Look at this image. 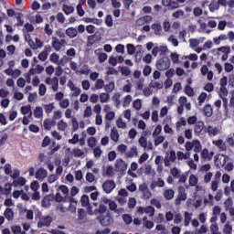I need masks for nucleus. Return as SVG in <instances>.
<instances>
[{
  "instance_id": "1",
  "label": "nucleus",
  "mask_w": 234,
  "mask_h": 234,
  "mask_svg": "<svg viewBox=\"0 0 234 234\" xmlns=\"http://www.w3.org/2000/svg\"><path fill=\"white\" fill-rule=\"evenodd\" d=\"M26 41H27L29 47L33 50H37V48H41L43 47V42L39 40L37 37L32 38L29 34L26 35L25 37Z\"/></svg>"
},
{
  "instance_id": "2",
  "label": "nucleus",
  "mask_w": 234,
  "mask_h": 234,
  "mask_svg": "<svg viewBox=\"0 0 234 234\" xmlns=\"http://www.w3.org/2000/svg\"><path fill=\"white\" fill-rule=\"evenodd\" d=\"M139 192L142 195V198L144 200H149L151 197H153V192H151V189L149 188V185L147 183H143L139 186Z\"/></svg>"
},
{
  "instance_id": "3",
  "label": "nucleus",
  "mask_w": 234,
  "mask_h": 234,
  "mask_svg": "<svg viewBox=\"0 0 234 234\" xmlns=\"http://www.w3.org/2000/svg\"><path fill=\"white\" fill-rule=\"evenodd\" d=\"M169 67H171V60L167 57H164L156 62V69L158 70H167Z\"/></svg>"
},
{
  "instance_id": "4",
  "label": "nucleus",
  "mask_w": 234,
  "mask_h": 234,
  "mask_svg": "<svg viewBox=\"0 0 234 234\" xmlns=\"http://www.w3.org/2000/svg\"><path fill=\"white\" fill-rule=\"evenodd\" d=\"M101 226H111L114 223V218L111 217V214L101 215L97 218Z\"/></svg>"
},
{
  "instance_id": "5",
  "label": "nucleus",
  "mask_w": 234,
  "mask_h": 234,
  "mask_svg": "<svg viewBox=\"0 0 234 234\" xmlns=\"http://www.w3.org/2000/svg\"><path fill=\"white\" fill-rule=\"evenodd\" d=\"M229 160V156L228 155H224V154L215 155V163L219 167H224Z\"/></svg>"
},
{
  "instance_id": "6",
  "label": "nucleus",
  "mask_w": 234,
  "mask_h": 234,
  "mask_svg": "<svg viewBox=\"0 0 234 234\" xmlns=\"http://www.w3.org/2000/svg\"><path fill=\"white\" fill-rule=\"evenodd\" d=\"M116 187V183L112 180H106L102 184V189L105 191L107 194L112 193V190Z\"/></svg>"
},
{
  "instance_id": "7",
  "label": "nucleus",
  "mask_w": 234,
  "mask_h": 234,
  "mask_svg": "<svg viewBox=\"0 0 234 234\" xmlns=\"http://www.w3.org/2000/svg\"><path fill=\"white\" fill-rule=\"evenodd\" d=\"M156 187H165V181L162 177H158L155 180H153L150 184V189L154 191Z\"/></svg>"
},
{
  "instance_id": "8",
  "label": "nucleus",
  "mask_w": 234,
  "mask_h": 234,
  "mask_svg": "<svg viewBox=\"0 0 234 234\" xmlns=\"http://www.w3.org/2000/svg\"><path fill=\"white\" fill-rule=\"evenodd\" d=\"M115 171L119 173H123L127 171V163L123 159H117L115 163Z\"/></svg>"
},
{
  "instance_id": "9",
  "label": "nucleus",
  "mask_w": 234,
  "mask_h": 234,
  "mask_svg": "<svg viewBox=\"0 0 234 234\" xmlns=\"http://www.w3.org/2000/svg\"><path fill=\"white\" fill-rule=\"evenodd\" d=\"M50 224H52V217H50V216L43 217L38 221L37 228H43L45 226L47 228H48V226H50Z\"/></svg>"
},
{
  "instance_id": "10",
  "label": "nucleus",
  "mask_w": 234,
  "mask_h": 234,
  "mask_svg": "<svg viewBox=\"0 0 234 234\" xmlns=\"http://www.w3.org/2000/svg\"><path fill=\"white\" fill-rule=\"evenodd\" d=\"M5 74H6L7 76H11V78H14L15 80H17V78L21 76V69H7L5 70Z\"/></svg>"
},
{
  "instance_id": "11",
  "label": "nucleus",
  "mask_w": 234,
  "mask_h": 234,
  "mask_svg": "<svg viewBox=\"0 0 234 234\" xmlns=\"http://www.w3.org/2000/svg\"><path fill=\"white\" fill-rule=\"evenodd\" d=\"M101 200H102L103 204H107V206H109L110 211L114 212L116 210V208L118 207V204H116L114 202V200H112V199H109L107 197H102Z\"/></svg>"
},
{
  "instance_id": "12",
  "label": "nucleus",
  "mask_w": 234,
  "mask_h": 234,
  "mask_svg": "<svg viewBox=\"0 0 234 234\" xmlns=\"http://www.w3.org/2000/svg\"><path fill=\"white\" fill-rule=\"evenodd\" d=\"M139 144L141 145V147H144V149H149V151H153V143L151 142H147V138L145 137H141L139 139Z\"/></svg>"
},
{
  "instance_id": "13",
  "label": "nucleus",
  "mask_w": 234,
  "mask_h": 234,
  "mask_svg": "<svg viewBox=\"0 0 234 234\" xmlns=\"http://www.w3.org/2000/svg\"><path fill=\"white\" fill-rule=\"evenodd\" d=\"M35 176L37 180H39L40 182H43V179L47 178L48 176L47 170L45 168H39L36 172Z\"/></svg>"
},
{
  "instance_id": "14",
  "label": "nucleus",
  "mask_w": 234,
  "mask_h": 234,
  "mask_svg": "<svg viewBox=\"0 0 234 234\" xmlns=\"http://www.w3.org/2000/svg\"><path fill=\"white\" fill-rule=\"evenodd\" d=\"M165 200H173L175 198V191L173 188H166L163 191Z\"/></svg>"
},
{
  "instance_id": "15",
  "label": "nucleus",
  "mask_w": 234,
  "mask_h": 234,
  "mask_svg": "<svg viewBox=\"0 0 234 234\" xmlns=\"http://www.w3.org/2000/svg\"><path fill=\"white\" fill-rule=\"evenodd\" d=\"M214 154L215 152H209L207 148H205L201 152V158H203V160H207L209 162V160L213 158Z\"/></svg>"
},
{
  "instance_id": "16",
  "label": "nucleus",
  "mask_w": 234,
  "mask_h": 234,
  "mask_svg": "<svg viewBox=\"0 0 234 234\" xmlns=\"http://www.w3.org/2000/svg\"><path fill=\"white\" fill-rule=\"evenodd\" d=\"M110 137L112 142H120V133L116 127L112 128Z\"/></svg>"
},
{
  "instance_id": "17",
  "label": "nucleus",
  "mask_w": 234,
  "mask_h": 234,
  "mask_svg": "<svg viewBox=\"0 0 234 234\" xmlns=\"http://www.w3.org/2000/svg\"><path fill=\"white\" fill-rule=\"evenodd\" d=\"M94 207H98V203H93V205L90 204L87 206L86 212L88 213V215H98V208Z\"/></svg>"
},
{
  "instance_id": "18",
  "label": "nucleus",
  "mask_w": 234,
  "mask_h": 234,
  "mask_svg": "<svg viewBox=\"0 0 234 234\" xmlns=\"http://www.w3.org/2000/svg\"><path fill=\"white\" fill-rule=\"evenodd\" d=\"M105 87V80L103 79H98L95 81L94 87L91 88L92 90H101Z\"/></svg>"
},
{
  "instance_id": "19",
  "label": "nucleus",
  "mask_w": 234,
  "mask_h": 234,
  "mask_svg": "<svg viewBox=\"0 0 234 234\" xmlns=\"http://www.w3.org/2000/svg\"><path fill=\"white\" fill-rule=\"evenodd\" d=\"M65 34L68 36V37H70V39H74V37H78V29L74 27H69L66 29Z\"/></svg>"
},
{
  "instance_id": "20",
  "label": "nucleus",
  "mask_w": 234,
  "mask_h": 234,
  "mask_svg": "<svg viewBox=\"0 0 234 234\" xmlns=\"http://www.w3.org/2000/svg\"><path fill=\"white\" fill-rule=\"evenodd\" d=\"M202 131H204V122L198 121L195 124L194 132L198 136V135H200V133H202Z\"/></svg>"
},
{
  "instance_id": "21",
  "label": "nucleus",
  "mask_w": 234,
  "mask_h": 234,
  "mask_svg": "<svg viewBox=\"0 0 234 234\" xmlns=\"http://www.w3.org/2000/svg\"><path fill=\"white\" fill-rule=\"evenodd\" d=\"M212 144L218 147V149H220L221 151H226L227 149L226 143H224L222 139L214 140Z\"/></svg>"
},
{
  "instance_id": "22",
  "label": "nucleus",
  "mask_w": 234,
  "mask_h": 234,
  "mask_svg": "<svg viewBox=\"0 0 234 234\" xmlns=\"http://www.w3.org/2000/svg\"><path fill=\"white\" fill-rule=\"evenodd\" d=\"M104 176H114V167L112 165H107L102 173Z\"/></svg>"
},
{
  "instance_id": "23",
  "label": "nucleus",
  "mask_w": 234,
  "mask_h": 234,
  "mask_svg": "<svg viewBox=\"0 0 234 234\" xmlns=\"http://www.w3.org/2000/svg\"><path fill=\"white\" fill-rule=\"evenodd\" d=\"M115 124L118 129H122V130L127 129V122H125L122 117H119L116 120Z\"/></svg>"
},
{
  "instance_id": "24",
  "label": "nucleus",
  "mask_w": 234,
  "mask_h": 234,
  "mask_svg": "<svg viewBox=\"0 0 234 234\" xmlns=\"http://www.w3.org/2000/svg\"><path fill=\"white\" fill-rule=\"evenodd\" d=\"M99 99L101 103H108V101L111 100V95L107 92H101L99 95Z\"/></svg>"
},
{
  "instance_id": "25",
  "label": "nucleus",
  "mask_w": 234,
  "mask_h": 234,
  "mask_svg": "<svg viewBox=\"0 0 234 234\" xmlns=\"http://www.w3.org/2000/svg\"><path fill=\"white\" fill-rule=\"evenodd\" d=\"M142 107H144V104L142 103V99H136L133 102V108L134 111H142Z\"/></svg>"
},
{
  "instance_id": "26",
  "label": "nucleus",
  "mask_w": 234,
  "mask_h": 234,
  "mask_svg": "<svg viewBox=\"0 0 234 234\" xmlns=\"http://www.w3.org/2000/svg\"><path fill=\"white\" fill-rule=\"evenodd\" d=\"M126 158H133V156H138V149L136 147H132L130 151L125 153Z\"/></svg>"
},
{
  "instance_id": "27",
  "label": "nucleus",
  "mask_w": 234,
  "mask_h": 234,
  "mask_svg": "<svg viewBox=\"0 0 234 234\" xmlns=\"http://www.w3.org/2000/svg\"><path fill=\"white\" fill-rule=\"evenodd\" d=\"M189 186H191V187H196V186H197L198 184V177L195 175H190L189 179Z\"/></svg>"
},
{
  "instance_id": "28",
  "label": "nucleus",
  "mask_w": 234,
  "mask_h": 234,
  "mask_svg": "<svg viewBox=\"0 0 234 234\" xmlns=\"http://www.w3.org/2000/svg\"><path fill=\"white\" fill-rule=\"evenodd\" d=\"M4 217L7 220H14V210L12 208H6L4 212Z\"/></svg>"
},
{
  "instance_id": "29",
  "label": "nucleus",
  "mask_w": 234,
  "mask_h": 234,
  "mask_svg": "<svg viewBox=\"0 0 234 234\" xmlns=\"http://www.w3.org/2000/svg\"><path fill=\"white\" fill-rule=\"evenodd\" d=\"M164 142H165V137L164 135H157L154 137V144L155 147H158V145H160V144H164Z\"/></svg>"
},
{
  "instance_id": "30",
  "label": "nucleus",
  "mask_w": 234,
  "mask_h": 234,
  "mask_svg": "<svg viewBox=\"0 0 234 234\" xmlns=\"http://www.w3.org/2000/svg\"><path fill=\"white\" fill-rule=\"evenodd\" d=\"M137 48H139V51L135 53L134 58H135L136 63H140L144 56V51L142 50V46H137Z\"/></svg>"
},
{
  "instance_id": "31",
  "label": "nucleus",
  "mask_w": 234,
  "mask_h": 234,
  "mask_svg": "<svg viewBox=\"0 0 234 234\" xmlns=\"http://www.w3.org/2000/svg\"><path fill=\"white\" fill-rule=\"evenodd\" d=\"M223 233L224 234H231V233H233V227L231 226L229 221L225 223V225L223 226Z\"/></svg>"
},
{
  "instance_id": "32",
  "label": "nucleus",
  "mask_w": 234,
  "mask_h": 234,
  "mask_svg": "<svg viewBox=\"0 0 234 234\" xmlns=\"http://www.w3.org/2000/svg\"><path fill=\"white\" fill-rule=\"evenodd\" d=\"M58 105L61 109H69V107H70V100L62 99L61 101H59Z\"/></svg>"
},
{
  "instance_id": "33",
  "label": "nucleus",
  "mask_w": 234,
  "mask_h": 234,
  "mask_svg": "<svg viewBox=\"0 0 234 234\" xmlns=\"http://www.w3.org/2000/svg\"><path fill=\"white\" fill-rule=\"evenodd\" d=\"M88 147H90L91 149H94L96 147V144H98V140L96 137H90L87 140Z\"/></svg>"
},
{
  "instance_id": "34",
  "label": "nucleus",
  "mask_w": 234,
  "mask_h": 234,
  "mask_svg": "<svg viewBox=\"0 0 234 234\" xmlns=\"http://www.w3.org/2000/svg\"><path fill=\"white\" fill-rule=\"evenodd\" d=\"M193 146L195 153H200V151H202V144H200V141L193 140Z\"/></svg>"
},
{
  "instance_id": "35",
  "label": "nucleus",
  "mask_w": 234,
  "mask_h": 234,
  "mask_svg": "<svg viewBox=\"0 0 234 234\" xmlns=\"http://www.w3.org/2000/svg\"><path fill=\"white\" fill-rule=\"evenodd\" d=\"M122 76H131V69L127 66L119 67Z\"/></svg>"
},
{
  "instance_id": "36",
  "label": "nucleus",
  "mask_w": 234,
  "mask_h": 234,
  "mask_svg": "<svg viewBox=\"0 0 234 234\" xmlns=\"http://www.w3.org/2000/svg\"><path fill=\"white\" fill-rule=\"evenodd\" d=\"M143 222H144V226L147 229H151L154 226V223L153 221L147 219L146 216L143 218Z\"/></svg>"
},
{
  "instance_id": "37",
  "label": "nucleus",
  "mask_w": 234,
  "mask_h": 234,
  "mask_svg": "<svg viewBox=\"0 0 234 234\" xmlns=\"http://www.w3.org/2000/svg\"><path fill=\"white\" fill-rule=\"evenodd\" d=\"M204 113H205V116H212L213 115V108L211 107V104H207L205 107H204Z\"/></svg>"
},
{
  "instance_id": "38",
  "label": "nucleus",
  "mask_w": 234,
  "mask_h": 234,
  "mask_svg": "<svg viewBox=\"0 0 234 234\" xmlns=\"http://www.w3.org/2000/svg\"><path fill=\"white\" fill-rule=\"evenodd\" d=\"M133 101V96L131 95H126L124 98H123V101H122V106L123 107H129L131 105V102Z\"/></svg>"
},
{
  "instance_id": "39",
  "label": "nucleus",
  "mask_w": 234,
  "mask_h": 234,
  "mask_svg": "<svg viewBox=\"0 0 234 234\" xmlns=\"http://www.w3.org/2000/svg\"><path fill=\"white\" fill-rule=\"evenodd\" d=\"M63 12L69 16V14H73L74 13V6L72 5H64L62 7Z\"/></svg>"
},
{
  "instance_id": "40",
  "label": "nucleus",
  "mask_w": 234,
  "mask_h": 234,
  "mask_svg": "<svg viewBox=\"0 0 234 234\" xmlns=\"http://www.w3.org/2000/svg\"><path fill=\"white\" fill-rule=\"evenodd\" d=\"M90 199L89 198V196L83 195L80 198V203L83 207H86V206L90 205Z\"/></svg>"
},
{
  "instance_id": "41",
  "label": "nucleus",
  "mask_w": 234,
  "mask_h": 234,
  "mask_svg": "<svg viewBox=\"0 0 234 234\" xmlns=\"http://www.w3.org/2000/svg\"><path fill=\"white\" fill-rule=\"evenodd\" d=\"M34 116L35 118H43V108L40 106L36 107Z\"/></svg>"
},
{
  "instance_id": "42",
  "label": "nucleus",
  "mask_w": 234,
  "mask_h": 234,
  "mask_svg": "<svg viewBox=\"0 0 234 234\" xmlns=\"http://www.w3.org/2000/svg\"><path fill=\"white\" fill-rule=\"evenodd\" d=\"M49 61H51L52 63H55L56 65L59 64V55H58V53H52L49 56Z\"/></svg>"
},
{
  "instance_id": "43",
  "label": "nucleus",
  "mask_w": 234,
  "mask_h": 234,
  "mask_svg": "<svg viewBox=\"0 0 234 234\" xmlns=\"http://www.w3.org/2000/svg\"><path fill=\"white\" fill-rule=\"evenodd\" d=\"M53 123L54 122H52V120L46 119L43 122L44 129H46L47 131H50V129H52Z\"/></svg>"
},
{
  "instance_id": "44",
  "label": "nucleus",
  "mask_w": 234,
  "mask_h": 234,
  "mask_svg": "<svg viewBox=\"0 0 234 234\" xmlns=\"http://www.w3.org/2000/svg\"><path fill=\"white\" fill-rule=\"evenodd\" d=\"M50 86L53 92H58L59 89V79H58L57 77L56 80L53 81V83L50 84Z\"/></svg>"
},
{
  "instance_id": "45",
  "label": "nucleus",
  "mask_w": 234,
  "mask_h": 234,
  "mask_svg": "<svg viewBox=\"0 0 234 234\" xmlns=\"http://www.w3.org/2000/svg\"><path fill=\"white\" fill-rule=\"evenodd\" d=\"M92 116V106H87L83 112V118H90Z\"/></svg>"
},
{
  "instance_id": "46",
  "label": "nucleus",
  "mask_w": 234,
  "mask_h": 234,
  "mask_svg": "<svg viewBox=\"0 0 234 234\" xmlns=\"http://www.w3.org/2000/svg\"><path fill=\"white\" fill-rule=\"evenodd\" d=\"M170 175H172L174 178H180V169L176 168V166L171 168Z\"/></svg>"
},
{
  "instance_id": "47",
  "label": "nucleus",
  "mask_w": 234,
  "mask_h": 234,
  "mask_svg": "<svg viewBox=\"0 0 234 234\" xmlns=\"http://www.w3.org/2000/svg\"><path fill=\"white\" fill-rule=\"evenodd\" d=\"M11 231L13 234H27V232L21 231V228L17 225L12 226Z\"/></svg>"
},
{
  "instance_id": "48",
  "label": "nucleus",
  "mask_w": 234,
  "mask_h": 234,
  "mask_svg": "<svg viewBox=\"0 0 234 234\" xmlns=\"http://www.w3.org/2000/svg\"><path fill=\"white\" fill-rule=\"evenodd\" d=\"M38 94L39 96H45V94H47V85H45L44 83H41L38 86Z\"/></svg>"
},
{
  "instance_id": "49",
  "label": "nucleus",
  "mask_w": 234,
  "mask_h": 234,
  "mask_svg": "<svg viewBox=\"0 0 234 234\" xmlns=\"http://www.w3.org/2000/svg\"><path fill=\"white\" fill-rule=\"evenodd\" d=\"M57 127H58V131H65V129H67V127H69V124H67V122L65 121L61 120L58 122Z\"/></svg>"
},
{
  "instance_id": "50",
  "label": "nucleus",
  "mask_w": 234,
  "mask_h": 234,
  "mask_svg": "<svg viewBox=\"0 0 234 234\" xmlns=\"http://www.w3.org/2000/svg\"><path fill=\"white\" fill-rule=\"evenodd\" d=\"M206 100H207V93L202 92L198 97V104L200 105V107H202Z\"/></svg>"
},
{
  "instance_id": "51",
  "label": "nucleus",
  "mask_w": 234,
  "mask_h": 234,
  "mask_svg": "<svg viewBox=\"0 0 234 234\" xmlns=\"http://www.w3.org/2000/svg\"><path fill=\"white\" fill-rule=\"evenodd\" d=\"M207 131L208 134H212L213 136H217V134H218V129H217V127L207 126Z\"/></svg>"
},
{
  "instance_id": "52",
  "label": "nucleus",
  "mask_w": 234,
  "mask_h": 234,
  "mask_svg": "<svg viewBox=\"0 0 234 234\" xmlns=\"http://www.w3.org/2000/svg\"><path fill=\"white\" fill-rule=\"evenodd\" d=\"M104 90L105 92H112L114 90V82H109L108 84H104Z\"/></svg>"
},
{
  "instance_id": "53",
  "label": "nucleus",
  "mask_w": 234,
  "mask_h": 234,
  "mask_svg": "<svg viewBox=\"0 0 234 234\" xmlns=\"http://www.w3.org/2000/svg\"><path fill=\"white\" fill-rule=\"evenodd\" d=\"M58 191H61L64 197H69V187L67 186L61 185L58 186Z\"/></svg>"
},
{
  "instance_id": "54",
  "label": "nucleus",
  "mask_w": 234,
  "mask_h": 234,
  "mask_svg": "<svg viewBox=\"0 0 234 234\" xmlns=\"http://www.w3.org/2000/svg\"><path fill=\"white\" fill-rule=\"evenodd\" d=\"M48 58V52L47 50H44L38 54V59L40 61H47Z\"/></svg>"
},
{
  "instance_id": "55",
  "label": "nucleus",
  "mask_w": 234,
  "mask_h": 234,
  "mask_svg": "<svg viewBox=\"0 0 234 234\" xmlns=\"http://www.w3.org/2000/svg\"><path fill=\"white\" fill-rule=\"evenodd\" d=\"M151 72H153V68H151V66H149V65H145L143 69L144 76H145V77L151 76Z\"/></svg>"
},
{
  "instance_id": "56",
  "label": "nucleus",
  "mask_w": 234,
  "mask_h": 234,
  "mask_svg": "<svg viewBox=\"0 0 234 234\" xmlns=\"http://www.w3.org/2000/svg\"><path fill=\"white\" fill-rule=\"evenodd\" d=\"M154 211L155 210L154 207L148 206L145 207L144 213L149 215V217H154Z\"/></svg>"
},
{
  "instance_id": "57",
  "label": "nucleus",
  "mask_w": 234,
  "mask_h": 234,
  "mask_svg": "<svg viewBox=\"0 0 234 234\" xmlns=\"http://www.w3.org/2000/svg\"><path fill=\"white\" fill-rule=\"evenodd\" d=\"M52 47L55 50H61V46L59 44V39L53 37Z\"/></svg>"
},
{
  "instance_id": "58",
  "label": "nucleus",
  "mask_w": 234,
  "mask_h": 234,
  "mask_svg": "<svg viewBox=\"0 0 234 234\" xmlns=\"http://www.w3.org/2000/svg\"><path fill=\"white\" fill-rule=\"evenodd\" d=\"M13 184L16 186H25V184H27V179H25L24 177H19V178H17V180H15Z\"/></svg>"
},
{
  "instance_id": "59",
  "label": "nucleus",
  "mask_w": 234,
  "mask_h": 234,
  "mask_svg": "<svg viewBox=\"0 0 234 234\" xmlns=\"http://www.w3.org/2000/svg\"><path fill=\"white\" fill-rule=\"evenodd\" d=\"M122 220L125 224L129 225L133 222V217H131V215L129 214H124L122 216Z\"/></svg>"
},
{
  "instance_id": "60",
  "label": "nucleus",
  "mask_w": 234,
  "mask_h": 234,
  "mask_svg": "<svg viewBox=\"0 0 234 234\" xmlns=\"http://www.w3.org/2000/svg\"><path fill=\"white\" fill-rule=\"evenodd\" d=\"M127 48V53L130 55V56H133V54H134L136 52V48L134 47V45L133 44H128L126 46Z\"/></svg>"
},
{
  "instance_id": "61",
  "label": "nucleus",
  "mask_w": 234,
  "mask_h": 234,
  "mask_svg": "<svg viewBox=\"0 0 234 234\" xmlns=\"http://www.w3.org/2000/svg\"><path fill=\"white\" fill-rule=\"evenodd\" d=\"M56 101H61L65 98V93L63 91H57L54 96Z\"/></svg>"
},
{
  "instance_id": "62",
  "label": "nucleus",
  "mask_w": 234,
  "mask_h": 234,
  "mask_svg": "<svg viewBox=\"0 0 234 234\" xmlns=\"http://www.w3.org/2000/svg\"><path fill=\"white\" fill-rule=\"evenodd\" d=\"M118 153H121V154H125L127 153V145L125 144H119L117 146Z\"/></svg>"
},
{
  "instance_id": "63",
  "label": "nucleus",
  "mask_w": 234,
  "mask_h": 234,
  "mask_svg": "<svg viewBox=\"0 0 234 234\" xmlns=\"http://www.w3.org/2000/svg\"><path fill=\"white\" fill-rule=\"evenodd\" d=\"M185 226H189V223L191 222V213L189 212H185Z\"/></svg>"
},
{
  "instance_id": "64",
  "label": "nucleus",
  "mask_w": 234,
  "mask_h": 234,
  "mask_svg": "<svg viewBox=\"0 0 234 234\" xmlns=\"http://www.w3.org/2000/svg\"><path fill=\"white\" fill-rule=\"evenodd\" d=\"M210 231L212 234H222L220 231H218V225L216 223L210 226Z\"/></svg>"
}]
</instances>
